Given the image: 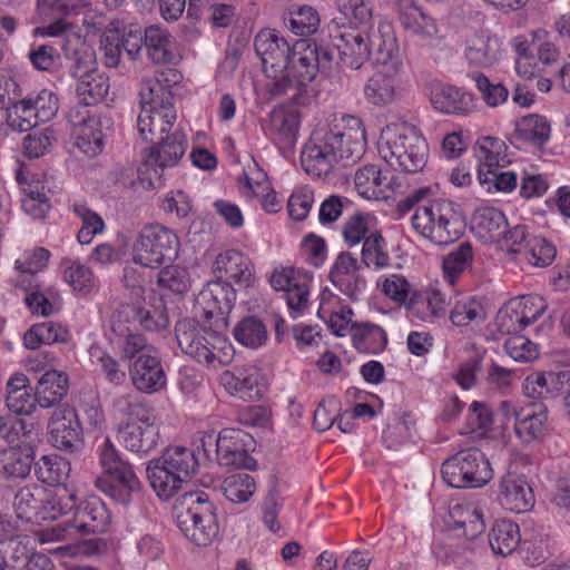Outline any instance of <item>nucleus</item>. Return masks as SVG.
I'll return each instance as SVG.
<instances>
[{
	"mask_svg": "<svg viewBox=\"0 0 570 570\" xmlns=\"http://www.w3.org/2000/svg\"><path fill=\"white\" fill-rule=\"evenodd\" d=\"M365 145V129L360 118L334 116L313 132L302 150L301 163L308 175L326 176L338 165L355 164L364 154Z\"/></svg>",
	"mask_w": 570,
	"mask_h": 570,
	"instance_id": "nucleus-1",
	"label": "nucleus"
},
{
	"mask_svg": "<svg viewBox=\"0 0 570 570\" xmlns=\"http://www.w3.org/2000/svg\"><path fill=\"white\" fill-rule=\"evenodd\" d=\"M131 315L128 308L116 314L112 336L109 340L119 347L121 357L129 361V375L134 386L144 393H155L166 385V374L156 350L146 338L130 335L126 323Z\"/></svg>",
	"mask_w": 570,
	"mask_h": 570,
	"instance_id": "nucleus-2",
	"label": "nucleus"
},
{
	"mask_svg": "<svg viewBox=\"0 0 570 570\" xmlns=\"http://www.w3.org/2000/svg\"><path fill=\"white\" fill-rule=\"evenodd\" d=\"M335 49L342 69H360L367 60L384 62L399 43L393 26L380 22L376 28H345L335 36Z\"/></svg>",
	"mask_w": 570,
	"mask_h": 570,
	"instance_id": "nucleus-3",
	"label": "nucleus"
},
{
	"mask_svg": "<svg viewBox=\"0 0 570 570\" xmlns=\"http://www.w3.org/2000/svg\"><path fill=\"white\" fill-rule=\"evenodd\" d=\"M112 410L120 420L118 439L126 450L144 456L156 449L159 430L153 409L146 402L134 394H122L114 400Z\"/></svg>",
	"mask_w": 570,
	"mask_h": 570,
	"instance_id": "nucleus-4",
	"label": "nucleus"
},
{
	"mask_svg": "<svg viewBox=\"0 0 570 570\" xmlns=\"http://www.w3.org/2000/svg\"><path fill=\"white\" fill-rule=\"evenodd\" d=\"M377 150L394 170L406 174L421 171L429 155L426 140L404 122L389 124L382 129Z\"/></svg>",
	"mask_w": 570,
	"mask_h": 570,
	"instance_id": "nucleus-5",
	"label": "nucleus"
},
{
	"mask_svg": "<svg viewBox=\"0 0 570 570\" xmlns=\"http://www.w3.org/2000/svg\"><path fill=\"white\" fill-rule=\"evenodd\" d=\"M413 229L435 245H448L458 240L465 230V218L461 207L450 199H430L411 217Z\"/></svg>",
	"mask_w": 570,
	"mask_h": 570,
	"instance_id": "nucleus-6",
	"label": "nucleus"
},
{
	"mask_svg": "<svg viewBox=\"0 0 570 570\" xmlns=\"http://www.w3.org/2000/svg\"><path fill=\"white\" fill-rule=\"evenodd\" d=\"M175 335L181 352L200 364L216 368L233 361L235 351L227 337L198 326L194 320L177 322Z\"/></svg>",
	"mask_w": 570,
	"mask_h": 570,
	"instance_id": "nucleus-7",
	"label": "nucleus"
},
{
	"mask_svg": "<svg viewBox=\"0 0 570 570\" xmlns=\"http://www.w3.org/2000/svg\"><path fill=\"white\" fill-rule=\"evenodd\" d=\"M198 468L194 450L168 446L161 456L149 461L146 473L150 487L163 499H170Z\"/></svg>",
	"mask_w": 570,
	"mask_h": 570,
	"instance_id": "nucleus-8",
	"label": "nucleus"
},
{
	"mask_svg": "<svg viewBox=\"0 0 570 570\" xmlns=\"http://www.w3.org/2000/svg\"><path fill=\"white\" fill-rule=\"evenodd\" d=\"M174 513L177 527L197 546H208L217 537L215 508L205 492L189 491L181 494L175 502Z\"/></svg>",
	"mask_w": 570,
	"mask_h": 570,
	"instance_id": "nucleus-9",
	"label": "nucleus"
},
{
	"mask_svg": "<svg viewBox=\"0 0 570 570\" xmlns=\"http://www.w3.org/2000/svg\"><path fill=\"white\" fill-rule=\"evenodd\" d=\"M256 53L261 57L263 68L268 78L273 79V95H284L289 91L293 81L284 75L293 56V48L275 30L259 31L254 41Z\"/></svg>",
	"mask_w": 570,
	"mask_h": 570,
	"instance_id": "nucleus-10",
	"label": "nucleus"
},
{
	"mask_svg": "<svg viewBox=\"0 0 570 570\" xmlns=\"http://www.w3.org/2000/svg\"><path fill=\"white\" fill-rule=\"evenodd\" d=\"M441 473L444 482L456 489L481 488L493 478L488 459L476 448L462 450L445 460Z\"/></svg>",
	"mask_w": 570,
	"mask_h": 570,
	"instance_id": "nucleus-11",
	"label": "nucleus"
},
{
	"mask_svg": "<svg viewBox=\"0 0 570 570\" xmlns=\"http://www.w3.org/2000/svg\"><path fill=\"white\" fill-rule=\"evenodd\" d=\"M179 239L161 225L145 226L132 245V261L148 268H158L178 255Z\"/></svg>",
	"mask_w": 570,
	"mask_h": 570,
	"instance_id": "nucleus-12",
	"label": "nucleus"
},
{
	"mask_svg": "<svg viewBox=\"0 0 570 570\" xmlns=\"http://www.w3.org/2000/svg\"><path fill=\"white\" fill-rule=\"evenodd\" d=\"M149 154L138 168V177L147 183L150 188L163 185V173L167 167H174L184 156L187 148V139L181 129L176 127L170 135L153 141Z\"/></svg>",
	"mask_w": 570,
	"mask_h": 570,
	"instance_id": "nucleus-13",
	"label": "nucleus"
},
{
	"mask_svg": "<svg viewBox=\"0 0 570 570\" xmlns=\"http://www.w3.org/2000/svg\"><path fill=\"white\" fill-rule=\"evenodd\" d=\"M68 121L73 128L75 146L87 157L102 151L105 138L110 130V119L98 117L83 106H73L68 111Z\"/></svg>",
	"mask_w": 570,
	"mask_h": 570,
	"instance_id": "nucleus-14",
	"label": "nucleus"
},
{
	"mask_svg": "<svg viewBox=\"0 0 570 570\" xmlns=\"http://www.w3.org/2000/svg\"><path fill=\"white\" fill-rule=\"evenodd\" d=\"M139 97L141 111L137 118V128L141 132L150 131L154 120L168 124L170 119H177L173 94L158 78H144Z\"/></svg>",
	"mask_w": 570,
	"mask_h": 570,
	"instance_id": "nucleus-15",
	"label": "nucleus"
},
{
	"mask_svg": "<svg viewBox=\"0 0 570 570\" xmlns=\"http://www.w3.org/2000/svg\"><path fill=\"white\" fill-rule=\"evenodd\" d=\"M49 440L61 451L75 453L83 448V432L77 411L70 406H59L48 422Z\"/></svg>",
	"mask_w": 570,
	"mask_h": 570,
	"instance_id": "nucleus-16",
	"label": "nucleus"
},
{
	"mask_svg": "<svg viewBox=\"0 0 570 570\" xmlns=\"http://www.w3.org/2000/svg\"><path fill=\"white\" fill-rule=\"evenodd\" d=\"M374 65L377 67V71L364 87L365 98L375 106L389 105L395 99L397 76L403 66L400 49L392 52L386 61Z\"/></svg>",
	"mask_w": 570,
	"mask_h": 570,
	"instance_id": "nucleus-17",
	"label": "nucleus"
},
{
	"mask_svg": "<svg viewBox=\"0 0 570 570\" xmlns=\"http://www.w3.org/2000/svg\"><path fill=\"white\" fill-rule=\"evenodd\" d=\"M253 440L240 430H223L216 440L217 462L222 466L253 469L255 460L248 454Z\"/></svg>",
	"mask_w": 570,
	"mask_h": 570,
	"instance_id": "nucleus-18",
	"label": "nucleus"
},
{
	"mask_svg": "<svg viewBox=\"0 0 570 570\" xmlns=\"http://www.w3.org/2000/svg\"><path fill=\"white\" fill-rule=\"evenodd\" d=\"M236 301V291L226 282L214 279L200 291L197 297V305L203 309L206 318L224 321L229 314Z\"/></svg>",
	"mask_w": 570,
	"mask_h": 570,
	"instance_id": "nucleus-19",
	"label": "nucleus"
},
{
	"mask_svg": "<svg viewBox=\"0 0 570 570\" xmlns=\"http://www.w3.org/2000/svg\"><path fill=\"white\" fill-rule=\"evenodd\" d=\"M213 273L216 279L230 285L234 283L239 287L250 286L254 279L252 262L236 249L218 254L213 264Z\"/></svg>",
	"mask_w": 570,
	"mask_h": 570,
	"instance_id": "nucleus-20",
	"label": "nucleus"
},
{
	"mask_svg": "<svg viewBox=\"0 0 570 570\" xmlns=\"http://www.w3.org/2000/svg\"><path fill=\"white\" fill-rule=\"evenodd\" d=\"M69 519L80 537L106 532L110 523V513L100 499L91 497L79 504L75 503Z\"/></svg>",
	"mask_w": 570,
	"mask_h": 570,
	"instance_id": "nucleus-21",
	"label": "nucleus"
},
{
	"mask_svg": "<svg viewBox=\"0 0 570 570\" xmlns=\"http://www.w3.org/2000/svg\"><path fill=\"white\" fill-rule=\"evenodd\" d=\"M96 485L114 500L125 504L131 493L139 491L140 481L131 464L126 462L97 478Z\"/></svg>",
	"mask_w": 570,
	"mask_h": 570,
	"instance_id": "nucleus-22",
	"label": "nucleus"
},
{
	"mask_svg": "<svg viewBox=\"0 0 570 570\" xmlns=\"http://www.w3.org/2000/svg\"><path fill=\"white\" fill-rule=\"evenodd\" d=\"M499 502L507 510L523 513L533 508L535 499L524 476L508 473L500 481Z\"/></svg>",
	"mask_w": 570,
	"mask_h": 570,
	"instance_id": "nucleus-23",
	"label": "nucleus"
},
{
	"mask_svg": "<svg viewBox=\"0 0 570 570\" xmlns=\"http://www.w3.org/2000/svg\"><path fill=\"white\" fill-rule=\"evenodd\" d=\"M223 386L235 396L245 401H256L262 397L259 372L255 366H236L220 375Z\"/></svg>",
	"mask_w": 570,
	"mask_h": 570,
	"instance_id": "nucleus-24",
	"label": "nucleus"
},
{
	"mask_svg": "<svg viewBox=\"0 0 570 570\" xmlns=\"http://www.w3.org/2000/svg\"><path fill=\"white\" fill-rule=\"evenodd\" d=\"M430 102L434 109L449 115H468L475 107L471 94L443 83H435L431 87Z\"/></svg>",
	"mask_w": 570,
	"mask_h": 570,
	"instance_id": "nucleus-25",
	"label": "nucleus"
},
{
	"mask_svg": "<svg viewBox=\"0 0 570 570\" xmlns=\"http://www.w3.org/2000/svg\"><path fill=\"white\" fill-rule=\"evenodd\" d=\"M144 303L145 299L136 304H121L117 307L109 318V336H112V322L116 314L121 313L127 308L132 313V315L128 317V323H126L130 331V335L132 336H142L138 332V325L142 326L147 331H159L167 327V315L161 309L147 308Z\"/></svg>",
	"mask_w": 570,
	"mask_h": 570,
	"instance_id": "nucleus-26",
	"label": "nucleus"
},
{
	"mask_svg": "<svg viewBox=\"0 0 570 570\" xmlns=\"http://www.w3.org/2000/svg\"><path fill=\"white\" fill-rule=\"evenodd\" d=\"M393 176L384 173L380 166L370 164L355 173L354 184L360 196L370 200L389 198Z\"/></svg>",
	"mask_w": 570,
	"mask_h": 570,
	"instance_id": "nucleus-27",
	"label": "nucleus"
},
{
	"mask_svg": "<svg viewBox=\"0 0 570 570\" xmlns=\"http://www.w3.org/2000/svg\"><path fill=\"white\" fill-rule=\"evenodd\" d=\"M317 55L307 50L306 42H296L293 47V56L284 75L293 81L289 90L301 91L303 87L312 82L317 75Z\"/></svg>",
	"mask_w": 570,
	"mask_h": 570,
	"instance_id": "nucleus-28",
	"label": "nucleus"
},
{
	"mask_svg": "<svg viewBox=\"0 0 570 570\" xmlns=\"http://www.w3.org/2000/svg\"><path fill=\"white\" fill-rule=\"evenodd\" d=\"M471 229L483 243L499 242L508 235V219L499 208L480 207L473 213Z\"/></svg>",
	"mask_w": 570,
	"mask_h": 570,
	"instance_id": "nucleus-29",
	"label": "nucleus"
},
{
	"mask_svg": "<svg viewBox=\"0 0 570 570\" xmlns=\"http://www.w3.org/2000/svg\"><path fill=\"white\" fill-rule=\"evenodd\" d=\"M331 282L343 294L355 299L365 283L358 274V263L350 253H341L330 272Z\"/></svg>",
	"mask_w": 570,
	"mask_h": 570,
	"instance_id": "nucleus-30",
	"label": "nucleus"
},
{
	"mask_svg": "<svg viewBox=\"0 0 570 570\" xmlns=\"http://www.w3.org/2000/svg\"><path fill=\"white\" fill-rule=\"evenodd\" d=\"M566 386H570V370L560 372H534L523 382V392L532 399H549L559 395Z\"/></svg>",
	"mask_w": 570,
	"mask_h": 570,
	"instance_id": "nucleus-31",
	"label": "nucleus"
},
{
	"mask_svg": "<svg viewBox=\"0 0 570 570\" xmlns=\"http://www.w3.org/2000/svg\"><path fill=\"white\" fill-rule=\"evenodd\" d=\"M79 63L80 62L78 61L75 69L71 70V75L79 78L76 88L77 96L79 98V104L77 106L89 108V106L104 100L109 91V79L104 72H100L97 69H90L80 75Z\"/></svg>",
	"mask_w": 570,
	"mask_h": 570,
	"instance_id": "nucleus-32",
	"label": "nucleus"
},
{
	"mask_svg": "<svg viewBox=\"0 0 570 570\" xmlns=\"http://www.w3.org/2000/svg\"><path fill=\"white\" fill-rule=\"evenodd\" d=\"M17 180L23 195L21 206L24 213L35 219L45 218L50 209V203L43 184L21 170L17 173Z\"/></svg>",
	"mask_w": 570,
	"mask_h": 570,
	"instance_id": "nucleus-33",
	"label": "nucleus"
},
{
	"mask_svg": "<svg viewBox=\"0 0 570 570\" xmlns=\"http://www.w3.org/2000/svg\"><path fill=\"white\" fill-rule=\"evenodd\" d=\"M400 21L405 30L421 39H432L438 35L433 18L423 12L412 0H399Z\"/></svg>",
	"mask_w": 570,
	"mask_h": 570,
	"instance_id": "nucleus-34",
	"label": "nucleus"
},
{
	"mask_svg": "<svg viewBox=\"0 0 570 570\" xmlns=\"http://www.w3.org/2000/svg\"><path fill=\"white\" fill-rule=\"evenodd\" d=\"M68 392V379L63 372L47 371L38 381L36 399L41 407H50L61 401Z\"/></svg>",
	"mask_w": 570,
	"mask_h": 570,
	"instance_id": "nucleus-35",
	"label": "nucleus"
},
{
	"mask_svg": "<svg viewBox=\"0 0 570 570\" xmlns=\"http://www.w3.org/2000/svg\"><path fill=\"white\" fill-rule=\"evenodd\" d=\"M548 411L543 404H533L524 409L521 419L515 422L517 435L527 443L541 438L546 431Z\"/></svg>",
	"mask_w": 570,
	"mask_h": 570,
	"instance_id": "nucleus-36",
	"label": "nucleus"
},
{
	"mask_svg": "<svg viewBox=\"0 0 570 570\" xmlns=\"http://www.w3.org/2000/svg\"><path fill=\"white\" fill-rule=\"evenodd\" d=\"M33 454L30 448H9L0 451V474L6 478H26L31 470Z\"/></svg>",
	"mask_w": 570,
	"mask_h": 570,
	"instance_id": "nucleus-37",
	"label": "nucleus"
},
{
	"mask_svg": "<svg viewBox=\"0 0 570 570\" xmlns=\"http://www.w3.org/2000/svg\"><path fill=\"white\" fill-rule=\"evenodd\" d=\"M450 518L454 528L462 529L468 539L476 538L485 529L481 510L471 504H453L450 508Z\"/></svg>",
	"mask_w": 570,
	"mask_h": 570,
	"instance_id": "nucleus-38",
	"label": "nucleus"
},
{
	"mask_svg": "<svg viewBox=\"0 0 570 570\" xmlns=\"http://www.w3.org/2000/svg\"><path fill=\"white\" fill-rule=\"evenodd\" d=\"M68 340V330L53 322L35 324L23 336L24 346L29 350H36L42 344L66 343Z\"/></svg>",
	"mask_w": 570,
	"mask_h": 570,
	"instance_id": "nucleus-39",
	"label": "nucleus"
},
{
	"mask_svg": "<svg viewBox=\"0 0 570 570\" xmlns=\"http://www.w3.org/2000/svg\"><path fill=\"white\" fill-rule=\"evenodd\" d=\"M171 37L166 29L149 26L144 31V47L154 63H168L173 59Z\"/></svg>",
	"mask_w": 570,
	"mask_h": 570,
	"instance_id": "nucleus-40",
	"label": "nucleus"
},
{
	"mask_svg": "<svg viewBox=\"0 0 570 570\" xmlns=\"http://www.w3.org/2000/svg\"><path fill=\"white\" fill-rule=\"evenodd\" d=\"M520 542L519 527L509 521H497L489 533V543L493 553L505 557L512 553Z\"/></svg>",
	"mask_w": 570,
	"mask_h": 570,
	"instance_id": "nucleus-41",
	"label": "nucleus"
},
{
	"mask_svg": "<svg viewBox=\"0 0 570 570\" xmlns=\"http://www.w3.org/2000/svg\"><path fill=\"white\" fill-rule=\"evenodd\" d=\"M338 17L335 21L347 28H375L372 11L364 0H337Z\"/></svg>",
	"mask_w": 570,
	"mask_h": 570,
	"instance_id": "nucleus-42",
	"label": "nucleus"
},
{
	"mask_svg": "<svg viewBox=\"0 0 570 570\" xmlns=\"http://www.w3.org/2000/svg\"><path fill=\"white\" fill-rule=\"evenodd\" d=\"M500 42L497 38L476 37L468 41L465 58L470 65L490 67L498 61Z\"/></svg>",
	"mask_w": 570,
	"mask_h": 570,
	"instance_id": "nucleus-43",
	"label": "nucleus"
},
{
	"mask_svg": "<svg viewBox=\"0 0 570 570\" xmlns=\"http://www.w3.org/2000/svg\"><path fill=\"white\" fill-rule=\"evenodd\" d=\"M48 497V490L32 484L21 488L17 491L13 500V509L17 518L30 520L32 517L38 518L41 502Z\"/></svg>",
	"mask_w": 570,
	"mask_h": 570,
	"instance_id": "nucleus-44",
	"label": "nucleus"
},
{
	"mask_svg": "<svg viewBox=\"0 0 570 570\" xmlns=\"http://www.w3.org/2000/svg\"><path fill=\"white\" fill-rule=\"evenodd\" d=\"M485 318L487 309L483 301L475 296L458 301L450 313V320L455 326L481 324Z\"/></svg>",
	"mask_w": 570,
	"mask_h": 570,
	"instance_id": "nucleus-45",
	"label": "nucleus"
},
{
	"mask_svg": "<svg viewBox=\"0 0 570 570\" xmlns=\"http://www.w3.org/2000/svg\"><path fill=\"white\" fill-rule=\"evenodd\" d=\"M446 301L439 291L416 294L410 304V312L421 321H432L445 312Z\"/></svg>",
	"mask_w": 570,
	"mask_h": 570,
	"instance_id": "nucleus-46",
	"label": "nucleus"
},
{
	"mask_svg": "<svg viewBox=\"0 0 570 570\" xmlns=\"http://www.w3.org/2000/svg\"><path fill=\"white\" fill-rule=\"evenodd\" d=\"M519 138L528 140L535 146L544 145L551 132V126L543 116L531 114L522 117L515 128Z\"/></svg>",
	"mask_w": 570,
	"mask_h": 570,
	"instance_id": "nucleus-47",
	"label": "nucleus"
},
{
	"mask_svg": "<svg viewBox=\"0 0 570 570\" xmlns=\"http://www.w3.org/2000/svg\"><path fill=\"white\" fill-rule=\"evenodd\" d=\"M70 472V464L58 455H43L35 464V473L39 481L49 485L63 482Z\"/></svg>",
	"mask_w": 570,
	"mask_h": 570,
	"instance_id": "nucleus-48",
	"label": "nucleus"
},
{
	"mask_svg": "<svg viewBox=\"0 0 570 570\" xmlns=\"http://www.w3.org/2000/svg\"><path fill=\"white\" fill-rule=\"evenodd\" d=\"M42 35L59 39V43L68 58L78 53V48L83 45V40L68 21L60 19L42 29Z\"/></svg>",
	"mask_w": 570,
	"mask_h": 570,
	"instance_id": "nucleus-49",
	"label": "nucleus"
},
{
	"mask_svg": "<svg viewBox=\"0 0 570 570\" xmlns=\"http://www.w3.org/2000/svg\"><path fill=\"white\" fill-rule=\"evenodd\" d=\"M235 340L244 346L256 348L267 340V330L256 316H247L236 324L233 331Z\"/></svg>",
	"mask_w": 570,
	"mask_h": 570,
	"instance_id": "nucleus-50",
	"label": "nucleus"
},
{
	"mask_svg": "<svg viewBox=\"0 0 570 570\" xmlns=\"http://www.w3.org/2000/svg\"><path fill=\"white\" fill-rule=\"evenodd\" d=\"M507 149V145L503 140L497 137L485 136L478 140L475 151L483 166L488 167V169H492L509 163Z\"/></svg>",
	"mask_w": 570,
	"mask_h": 570,
	"instance_id": "nucleus-51",
	"label": "nucleus"
},
{
	"mask_svg": "<svg viewBox=\"0 0 570 570\" xmlns=\"http://www.w3.org/2000/svg\"><path fill=\"white\" fill-rule=\"evenodd\" d=\"M362 262L366 267L382 269L390 266L391 258L386 250V243L377 230L370 233L362 247Z\"/></svg>",
	"mask_w": 570,
	"mask_h": 570,
	"instance_id": "nucleus-52",
	"label": "nucleus"
},
{
	"mask_svg": "<svg viewBox=\"0 0 570 570\" xmlns=\"http://www.w3.org/2000/svg\"><path fill=\"white\" fill-rule=\"evenodd\" d=\"M256 490L254 478L246 472L227 476L222 484V491L233 503L247 502Z\"/></svg>",
	"mask_w": 570,
	"mask_h": 570,
	"instance_id": "nucleus-53",
	"label": "nucleus"
},
{
	"mask_svg": "<svg viewBox=\"0 0 570 570\" xmlns=\"http://www.w3.org/2000/svg\"><path fill=\"white\" fill-rule=\"evenodd\" d=\"M299 127V112L295 109H274L269 115V130L281 139L292 142Z\"/></svg>",
	"mask_w": 570,
	"mask_h": 570,
	"instance_id": "nucleus-54",
	"label": "nucleus"
},
{
	"mask_svg": "<svg viewBox=\"0 0 570 570\" xmlns=\"http://www.w3.org/2000/svg\"><path fill=\"white\" fill-rule=\"evenodd\" d=\"M557 249L552 243L541 236H531L523 246L522 256L534 267L549 266L556 258Z\"/></svg>",
	"mask_w": 570,
	"mask_h": 570,
	"instance_id": "nucleus-55",
	"label": "nucleus"
},
{
	"mask_svg": "<svg viewBox=\"0 0 570 570\" xmlns=\"http://www.w3.org/2000/svg\"><path fill=\"white\" fill-rule=\"evenodd\" d=\"M75 495H59L48 490V497L41 502L38 518L42 520H57L60 517L70 518L75 509Z\"/></svg>",
	"mask_w": 570,
	"mask_h": 570,
	"instance_id": "nucleus-56",
	"label": "nucleus"
},
{
	"mask_svg": "<svg viewBox=\"0 0 570 570\" xmlns=\"http://www.w3.org/2000/svg\"><path fill=\"white\" fill-rule=\"evenodd\" d=\"M6 112L9 127L20 132L31 130L41 122L27 98L18 99Z\"/></svg>",
	"mask_w": 570,
	"mask_h": 570,
	"instance_id": "nucleus-57",
	"label": "nucleus"
},
{
	"mask_svg": "<svg viewBox=\"0 0 570 570\" xmlns=\"http://www.w3.org/2000/svg\"><path fill=\"white\" fill-rule=\"evenodd\" d=\"M50 253L42 247L26 250L21 257L16 261V267L21 272L19 283L24 286L28 277L35 275L46 267Z\"/></svg>",
	"mask_w": 570,
	"mask_h": 570,
	"instance_id": "nucleus-58",
	"label": "nucleus"
},
{
	"mask_svg": "<svg viewBox=\"0 0 570 570\" xmlns=\"http://www.w3.org/2000/svg\"><path fill=\"white\" fill-rule=\"evenodd\" d=\"M57 141V136L51 127L35 130L23 138V154L28 158H39L43 156Z\"/></svg>",
	"mask_w": 570,
	"mask_h": 570,
	"instance_id": "nucleus-59",
	"label": "nucleus"
},
{
	"mask_svg": "<svg viewBox=\"0 0 570 570\" xmlns=\"http://www.w3.org/2000/svg\"><path fill=\"white\" fill-rule=\"evenodd\" d=\"M382 292L395 303L405 306L410 311V304L415 292L411 284L402 275H390L382 283Z\"/></svg>",
	"mask_w": 570,
	"mask_h": 570,
	"instance_id": "nucleus-60",
	"label": "nucleus"
},
{
	"mask_svg": "<svg viewBox=\"0 0 570 570\" xmlns=\"http://www.w3.org/2000/svg\"><path fill=\"white\" fill-rule=\"evenodd\" d=\"M119 31L120 22L110 21L106 26V32L100 40V48L104 51L105 63L109 68H116L120 62L121 48Z\"/></svg>",
	"mask_w": 570,
	"mask_h": 570,
	"instance_id": "nucleus-61",
	"label": "nucleus"
},
{
	"mask_svg": "<svg viewBox=\"0 0 570 570\" xmlns=\"http://www.w3.org/2000/svg\"><path fill=\"white\" fill-rule=\"evenodd\" d=\"M312 276L291 267L276 269L271 276V285L275 291H283L285 294L295 291L302 283L311 284Z\"/></svg>",
	"mask_w": 570,
	"mask_h": 570,
	"instance_id": "nucleus-62",
	"label": "nucleus"
},
{
	"mask_svg": "<svg viewBox=\"0 0 570 570\" xmlns=\"http://www.w3.org/2000/svg\"><path fill=\"white\" fill-rule=\"evenodd\" d=\"M314 202L315 197L312 188L307 186L295 188L287 202L291 218L298 222L306 219Z\"/></svg>",
	"mask_w": 570,
	"mask_h": 570,
	"instance_id": "nucleus-63",
	"label": "nucleus"
},
{
	"mask_svg": "<svg viewBox=\"0 0 570 570\" xmlns=\"http://www.w3.org/2000/svg\"><path fill=\"white\" fill-rule=\"evenodd\" d=\"M495 325L500 333L507 335L518 334L527 327V324L521 320L520 312L512 299L498 311Z\"/></svg>",
	"mask_w": 570,
	"mask_h": 570,
	"instance_id": "nucleus-64",
	"label": "nucleus"
}]
</instances>
